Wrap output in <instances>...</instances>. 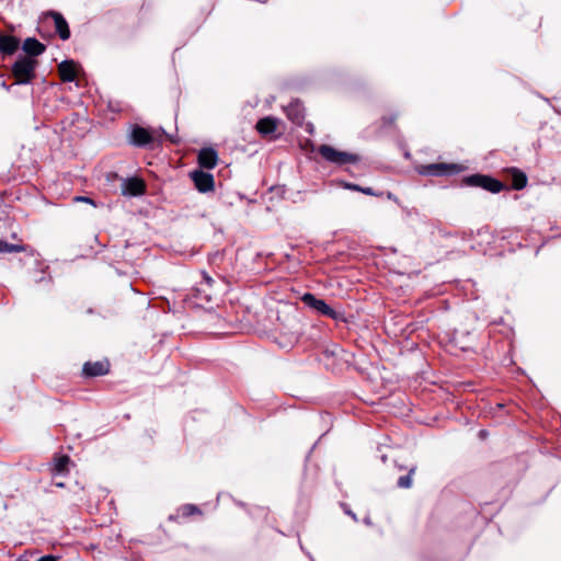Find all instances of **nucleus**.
<instances>
[{"label":"nucleus","instance_id":"1","mask_svg":"<svg viewBox=\"0 0 561 561\" xmlns=\"http://www.w3.org/2000/svg\"><path fill=\"white\" fill-rule=\"evenodd\" d=\"M463 170H466L465 165L456 163H433L417 167V172L427 176L449 175Z\"/></svg>","mask_w":561,"mask_h":561},{"label":"nucleus","instance_id":"2","mask_svg":"<svg viewBox=\"0 0 561 561\" xmlns=\"http://www.w3.org/2000/svg\"><path fill=\"white\" fill-rule=\"evenodd\" d=\"M35 61L32 58L23 57L13 65L12 72L18 83H26L33 77Z\"/></svg>","mask_w":561,"mask_h":561},{"label":"nucleus","instance_id":"3","mask_svg":"<svg viewBox=\"0 0 561 561\" xmlns=\"http://www.w3.org/2000/svg\"><path fill=\"white\" fill-rule=\"evenodd\" d=\"M463 182L467 185L481 186L492 193H497L503 187L499 181H496L490 176L480 175V174L468 176L463 180Z\"/></svg>","mask_w":561,"mask_h":561},{"label":"nucleus","instance_id":"4","mask_svg":"<svg viewBox=\"0 0 561 561\" xmlns=\"http://www.w3.org/2000/svg\"><path fill=\"white\" fill-rule=\"evenodd\" d=\"M319 152L328 161L333 162V163H337V164L353 162L355 160L354 156H352L350 153H346V152H343V151H339V150H336V149H334V148H332L330 146H327V145L321 146L319 148Z\"/></svg>","mask_w":561,"mask_h":561},{"label":"nucleus","instance_id":"5","mask_svg":"<svg viewBox=\"0 0 561 561\" xmlns=\"http://www.w3.org/2000/svg\"><path fill=\"white\" fill-rule=\"evenodd\" d=\"M191 178L199 192L206 193L213 191L214 178L210 173L197 170L191 173Z\"/></svg>","mask_w":561,"mask_h":561},{"label":"nucleus","instance_id":"6","mask_svg":"<svg viewBox=\"0 0 561 561\" xmlns=\"http://www.w3.org/2000/svg\"><path fill=\"white\" fill-rule=\"evenodd\" d=\"M302 301L322 314H325L333 319L337 317L336 312L330 306H328L323 300L317 299L311 294H305L302 296Z\"/></svg>","mask_w":561,"mask_h":561},{"label":"nucleus","instance_id":"7","mask_svg":"<svg viewBox=\"0 0 561 561\" xmlns=\"http://www.w3.org/2000/svg\"><path fill=\"white\" fill-rule=\"evenodd\" d=\"M145 191V183L137 178H131L123 183L122 192L124 195L137 196Z\"/></svg>","mask_w":561,"mask_h":561},{"label":"nucleus","instance_id":"8","mask_svg":"<svg viewBox=\"0 0 561 561\" xmlns=\"http://www.w3.org/2000/svg\"><path fill=\"white\" fill-rule=\"evenodd\" d=\"M58 69L59 75L64 81H73L79 71L78 65L72 60L62 61Z\"/></svg>","mask_w":561,"mask_h":561},{"label":"nucleus","instance_id":"9","mask_svg":"<svg viewBox=\"0 0 561 561\" xmlns=\"http://www.w3.org/2000/svg\"><path fill=\"white\" fill-rule=\"evenodd\" d=\"M218 162L217 152L211 148L202 149L198 153V163L203 168L213 169Z\"/></svg>","mask_w":561,"mask_h":561},{"label":"nucleus","instance_id":"10","mask_svg":"<svg viewBox=\"0 0 561 561\" xmlns=\"http://www.w3.org/2000/svg\"><path fill=\"white\" fill-rule=\"evenodd\" d=\"M107 371H108V363L107 362L87 363L83 366V373L88 376H101V375H105Z\"/></svg>","mask_w":561,"mask_h":561},{"label":"nucleus","instance_id":"11","mask_svg":"<svg viewBox=\"0 0 561 561\" xmlns=\"http://www.w3.org/2000/svg\"><path fill=\"white\" fill-rule=\"evenodd\" d=\"M49 16L53 18V20L55 22L56 30L59 33V36L62 39H68L70 36V32H69L68 24L65 21V19L59 13H56V12L49 13Z\"/></svg>","mask_w":561,"mask_h":561},{"label":"nucleus","instance_id":"12","mask_svg":"<svg viewBox=\"0 0 561 561\" xmlns=\"http://www.w3.org/2000/svg\"><path fill=\"white\" fill-rule=\"evenodd\" d=\"M277 121L271 117L262 118L256 124V129L262 135H270L276 130Z\"/></svg>","mask_w":561,"mask_h":561},{"label":"nucleus","instance_id":"13","mask_svg":"<svg viewBox=\"0 0 561 561\" xmlns=\"http://www.w3.org/2000/svg\"><path fill=\"white\" fill-rule=\"evenodd\" d=\"M23 49L32 56H37L44 51L45 47L35 38H26L23 44Z\"/></svg>","mask_w":561,"mask_h":561},{"label":"nucleus","instance_id":"14","mask_svg":"<svg viewBox=\"0 0 561 561\" xmlns=\"http://www.w3.org/2000/svg\"><path fill=\"white\" fill-rule=\"evenodd\" d=\"M130 137H131L133 144L139 145V146L146 145L151 140V136L148 133V130H146L145 128H141V127L134 128Z\"/></svg>","mask_w":561,"mask_h":561},{"label":"nucleus","instance_id":"15","mask_svg":"<svg viewBox=\"0 0 561 561\" xmlns=\"http://www.w3.org/2000/svg\"><path fill=\"white\" fill-rule=\"evenodd\" d=\"M19 46V41L12 36H0V50L5 54H13Z\"/></svg>","mask_w":561,"mask_h":561},{"label":"nucleus","instance_id":"16","mask_svg":"<svg viewBox=\"0 0 561 561\" xmlns=\"http://www.w3.org/2000/svg\"><path fill=\"white\" fill-rule=\"evenodd\" d=\"M513 186L516 190H522L526 186L527 179L526 175L517 170H513Z\"/></svg>","mask_w":561,"mask_h":561},{"label":"nucleus","instance_id":"17","mask_svg":"<svg viewBox=\"0 0 561 561\" xmlns=\"http://www.w3.org/2000/svg\"><path fill=\"white\" fill-rule=\"evenodd\" d=\"M69 463V458L67 456H61L55 460L54 467L57 472H61L66 469Z\"/></svg>","mask_w":561,"mask_h":561},{"label":"nucleus","instance_id":"18","mask_svg":"<svg viewBox=\"0 0 561 561\" xmlns=\"http://www.w3.org/2000/svg\"><path fill=\"white\" fill-rule=\"evenodd\" d=\"M18 250H19V247L11 245L5 241L0 240V252H13V251H18Z\"/></svg>","mask_w":561,"mask_h":561},{"label":"nucleus","instance_id":"19","mask_svg":"<svg viewBox=\"0 0 561 561\" xmlns=\"http://www.w3.org/2000/svg\"><path fill=\"white\" fill-rule=\"evenodd\" d=\"M412 472H413V470H411L410 473H412ZM398 483H399V485L401 488H409V486H411V484H412L411 474H409L407 477L400 478Z\"/></svg>","mask_w":561,"mask_h":561},{"label":"nucleus","instance_id":"20","mask_svg":"<svg viewBox=\"0 0 561 561\" xmlns=\"http://www.w3.org/2000/svg\"><path fill=\"white\" fill-rule=\"evenodd\" d=\"M37 561H57V559L54 556H44L39 558Z\"/></svg>","mask_w":561,"mask_h":561},{"label":"nucleus","instance_id":"21","mask_svg":"<svg viewBox=\"0 0 561 561\" xmlns=\"http://www.w3.org/2000/svg\"><path fill=\"white\" fill-rule=\"evenodd\" d=\"M183 510H184V514H187V515L192 514L195 511V508L191 505L185 506Z\"/></svg>","mask_w":561,"mask_h":561},{"label":"nucleus","instance_id":"22","mask_svg":"<svg viewBox=\"0 0 561 561\" xmlns=\"http://www.w3.org/2000/svg\"><path fill=\"white\" fill-rule=\"evenodd\" d=\"M360 191H362L363 193H365V194H368V195L373 194V192H371V190H370V188H363V190H360Z\"/></svg>","mask_w":561,"mask_h":561},{"label":"nucleus","instance_id":"23","mask_svg":"<svg viewBox=\"0 0 561 561\" xmlns=\"http://www.w3.org/2000/svg\"><path fill=\"white\" fill-rule=\"evenodd\" d=\"M76 199L77 201H82V202H90L89 198H85V197H77Z\"/></svg>","mask_w":561,"mask_h":561},{"label":"nucleus","instance_id":"24","mask_svg":"<svg viewBox=\"0 0 561 561\" xmlns=\"http://www.w3.org/2000/svg\"><path fill=\"white\" fill-rule=\"evenodd\" d=\"M210 280H211V279L207 277V278L205 279V285H206V286H210Z\"/></svg>","mask_w":561,"mask_h":561},{"label":"nucleus","instance_id":"25","mask_svg":"<svg viewBox=\"0 0 561 561\" xmlns=\"http://www.w3.org/2000/svg\"><path fill=\"white\" fill-rule=\"evenodd\" d=\"M351 188L353 190H359L357 186L353 185V186H350Z\"/></svg>","mask_w":561,"mask_h":561}]
</instances>
